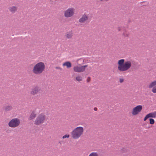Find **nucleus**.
Returning <instances> with one entry per match:
<instances>
[{
	"mask_svg": "<svg viewBox=\"0 0 156 156\" xmlns=\"http://www.w3.org/2000/svg\"><path fill=\"white\" fill-rule=\"evenodd\" d=\"M118 69L121 72L126 71L130 69L132 66V62L130 61L125 62L124 59H121L118 62Z\"/></svg>",
	"mask_w": 156,
	"mask_h": 156,
	"instance_id": "nucleus-1",
	"label": "nucleus"
},
{
	"mask_svg": "<svg viewBox=\"0 0 156 156\" xmlns=\"http://www.w3.org/2000/svg\"><path fill=\"white\" fill-rule=\"evenodd\" d=\"M83 132L84 129L83 127H77L71 132L72 137L73 139H78L83 134Z\"/></svg>",
	"mask_w": 156,
	"mask_h": 156,
	"instance_id": "nucleus-2",
	"label": "nucleus"
},
{
	"mask_svg": "<svg viewBox=\"0 0 156 156\" xmlns=\"http://www.w3.org/2000/svg\"><path fill=\"white\" fill-rule=\"evenodd\" d=\"M45 68V66L44 63L39 62L34 65L33 69V72L36 75L40 74L43 72Z\"/></svg>",
	"mask_w": 156,
	"mask_h": 156,
	"instance_id": "nucleus-3",
	"label": "nucleus"
},
{
	"mask_svg": "<svg viewBox=\"0 0 156 156\" xmlns=\"http://www.w3.org/2000/svg\"><path fill=\"white\" fill-rule=\"evenodd\" d=\"M46 117L44 113L40 114L36 118L34 124L36 125H40L44 122L46 120Z\"/></svg>",
	"mask_w": 156,
	"mask_h": 156,
	"instance_id": "nucleus-4",
	"label": "nucleus"
},
{
	"mask_svg": "<svg viewBox=\"0 0 156 156\" xmlns=\"http://www.w3.org/2000/svg\"><path fill=\"white\" fill-rule=\"evenodd\" d=\"M20 123V119L15 118L11 119L8 123L9 126L11 128H15L18 126Z\"/></svg>",
	"mask_w": 156,
	"mask_h": 156,
	"instance_id": "nucleus-5",
	"label": "nucleus"
},
{
	"mask_svg": "<svg viewBox=\"0 0 156 156\" xmlns=\"http://www.w3.org/2000/svg\"><path fill=\"white\" fill-rule=\"evenodd\" d=\"M74 9L72 7L69 8L64 12V16L66 18L70 17L74 15Z\"/></svg>",
	"mask_w": 156,
	"mask_h": 156,
	"instance_id": "nucleus-6",
	"label": "nucleus"
},
{
	"mask_svg": "<svg viewBox=\"0 0 156 156\" xmlns=\"http://www.w3.org/2000/svg\"><path fill=\"white\" fill-rule=\"evenodd\" d=\"M87 66V65L83 66H76L73 68L74 71L77 73H81L83 72L85 70V68Z\"/></svg>",
	"mask_w": 156,
	"mask_h": 156,
	"instance_id": "nucleus-7",
	"label": "nucleus"
},
{
	"mask_svg": "<svg viewBox=\"0 0 156 156\" xmlns=\"http://www.w3.org/2000/svg\"><path fill=\"white\" fill-rule=\"evenodd\" d=\"M142 106L141 105H137L134 108L132 111V114L134 115L138 114L142 110Z\"/></svg>",
	"mask_w": 156,
	"mask_h": 156,
	"instance_id": "nucleus-8",
	"label": "nucleus"
},
{
	"mask_svg": "<svg viewBox=\"0 0 156 156\" xmlns=\"http://www.w3.org/2000/svg\"><path fill=\"white\" fill-rule=\"evenodd\" d=\"M149 87L150 88L153 87L152 92L154 93H156V80H154L151 83L149 86Z\"/></svg>",
	"mask_w": 156,
	"mask_h": 156,
	"instance_id": "nucleus-9",
	"label": "nucleus"
},
{
	"mask_svg": "<svg viewBox=\"0 0 156 156\" xmlns=\"http://www.w3.org/2000/svg\"><path fill=\"white\" fill-rule=\"evenodd\" d=\"M88 19V17L87 15L84 14L82 15L81 17L79 20V22L80 23H84L86 22Z\"/></svg>",
	"mask_w": 156,
	"mask_h": 156,
	"instance_id": "nucleus-10",
	"label": "nucleus"
},
{
	"mask_svg": "<svg viewBox=\"0 0 156 156\" xmlns=\"http://www.w3.org/2000/svg\"><path fill=\"white\" fill-rule=\"evenodd\" d=\"M8 9L11 13L14 14L17 11V7L15 6H12L9 7Z\"/></svg>",
	"mask_w": 156,
	"mask_h": 156,
	"instance_id": "nucleus-11",
	"label": "nucleus"
},
{
	"mask_svg": "<svg viewBox=\"0 0 156 156\" xmlns=\"http://www.w3.org/2000/svg\"><path fill=\"white\" fill-rule=\"evenodd\" d=\"M39 90V89L38 87H35L32 89L31 94L33 95H34L37 93Z\"/></svg>",
	"mask_w": 156,
	"mask_h": 156,
	"instance_id": "nucleus-12",
	"label": "nucleus"
},
{
	"mask_svg": "<svg viewBox=\"0 0 156 156\" xmlns=\"http://www.w3.org/2000/svg\"><path fill=\"white\" fill-rule=\"evenodd\" d=\"M36 114L34 111H33L30 114V116L28 118L29 120L33 119L36 116Z\"/></svg>",
	"mask_w": 156,
	"mask_h": 156,
	"instance_id": "nucleus-13",
	"label": "nucleus"
},
{
	"mask_svg": "<svg viewBox=\"0 0 156 156\" xmlns=\"http://www.w3.org/2000/svg\"><path fill=\"white\" fill-rule=\"evenodd\" d=\"M63 66H66L68 68H70L72 66V64L69 62H66L63 64Z\"/></svg>",
	"mask_w": 156,
	"mask_h": 156,
	"instance_id": "nucleus-14",
	"label": "nucleus"
},
{
	"mask_svg": "<svg viewBox=\"0 0 156 156\" xmlns=\"http://www.w3.org/2000/svg\"><path fill=\"white\" fill-rule=\"evenodd\" d=\"M149 118H155L156 117V111L151 112L148 114Z\"/></svg>",
	"mask_w": 156,
	"mask_h": 156,
	"instance_id": "nucleus-15",
	"label": "nucleus"
},
{
	"mask_svg": "<svg viewBox=\"0 0 156 156\" xmlns=\"http://www.w3.org/2000/svg\"><path fill=\"white\" fill-rule=\"evenodd\" d=\"M12 105H8L5 106V110L6 112L12 110Z\"/></svg>",
	"mask_w": 156,
	"mask_h": 156,
	"instance_id": "nucleus-16",
	"label": "nucleus"
},
{
	"mask_svg": "<svg viewBox=\"0 0 156 156\" xmlns=\"http://www.w3.org/2000/svg\"><path fill=\"white\" fill-rule=\"evenodd\" d=\"M89 156H99V155L97 152H93L91 153Z\"/></svg>",
	"mask_w": 156,
	"mask_h": 156,
	"instance_id": "nucleus-17",
	"label": "nucleus"
},
{
	"mask_svg": "<svg viewBox=\"0 0 156 156\" xmlns=\"http://www.w3.org/2000/svg\"><path fill=\"white\" fill-rule=\"evenodd\" d=\"M76 79L77 81L79 82L82 81V77L80 76H76Z\"/></svg>",
	"mask_w": 156,
	"mask_h": 156,
	"instance_id": "nucleus-18",
	"label": "nucleus"
},
{
	"mask_svg": "<svg viewBox=\"0 0 156 156\" xmlns=\"http://www.w3.org/2000/svg\"><path fill=\"white\" fill-rule=\"evenodd\" d=\"M150 120V123L151 124H153L154 123V120L152 118H150L149 119Z\"/></svg>",
	"mask_w": 156,
	"mask_h": 156,
	"instance_id": "nucleus-19",
	"label": "nucleus"
},
{
	"mask_svg": "<svg viewBox=\"0 0 156 156\" xmlns=\"http://www.w3.org/2000/svg\"><path fill=\"white\" fill-rule=\"evenodd\" d=\"M66 37L68 38H70L72 37V34L71 33L67 34Z\"/></svg>",
	"mask_w": 156,
	"mask_h": 156,
	"instance_id": "nucleus-20",
	"label": "nucleus"
},
{
	"mask_svg": "<svg viewBox=\"0 0 156 156\" xmlns=\"http://www.w3.org/2000/svg\"><path fill=\"white\" fill-rule=\"evenodd\" d=\"M84 60H85L84 59H83L82 58H80V59H77L76 60V62H78V61H82L83 62V63H82V64H83L84 63V62H85V61Z\"/></svg>",
	"mask_w": 156,
	"mask_h": 156,
	"instance_id": "nucleus-21",
	"label": "nucleus"
},
{
	"mask_svg": "<svg viewBox=\"0 0 156 156\" xmlns=\"http://www.w3.org/2000/svg\"><path fill=\"white\" fill-rule=\"evenodd\" d=\"M69 135L68 134H67L62 136L63 139H65L66 138H69Z\"/></svg>",
	"mask_w": 156,
	"mask_h": 156,
	"instance_id": "nucleus-22",
	"label": "nucleus"
},
{
	"mask_svg": "<svg viewBox=\"0 0 156 156\" xmlns=\"http://www.w3.org/2000/svg\"><path fill=\"white\" fill-rule=\"evenodd\" d=\"M123 35L125 37H128V36L129 34L127 33L126 31H125L123 32Z\"/></svg>",
	"mask_w": 156,
	"mask_h": 156,
	"instance_id": "nucleus-23",
	"label": "nucleus"
},
{
	"mask_svg": "<svg viewBox=\"0 0 156 156\" xmlns=\"http://www.w3.org/2000/svg\"><path fill=\"white\" fill-rule=\"evenodd\" d=\"M149 118V117L148 114H147L146 116L145 117V118H144V121H145L148 118Z\"/></svg>",
	"mask_w": 156,
	"mask_h": 156,
	"instance_id": "nucleus-24",
	"label": "nucleus"
},
{
	"mask_svg": "<svg viewBox=\"0 0 156 156\" xmlns=\"http://www.w3.org/2000/svg\"><path fill=\"white\" fill-rule=\"evenodd\" d=\"M124 81V79L123 78H120L119 79V82L120 83H122Z\"/></svg>",
	"mask_w": 156,
	"mask_h": 156,
	"instance_id": "nucleus-25",
	"label": "nucleus"
},
{
	"mask_svg": "<svg viewBox=\"0 0 156 156\" xmlns=\"http://www.w3.org/2000/svg\"><path fill=\"white\" fill-rule=\"evenodd\" d=\"M90 77H88L87 79V81L88 82H89L90 81Z\"/></svg>",
	"mask_w": 156,
	"mask_h": 156,
	"instance_id": "nucleus-26",
	"label": "nucleus"
},
{
	"mask_svg": "<svg viewBox=\"0 0 156 156\" xmlns=\"http://www.w3.org/2000/svg\"><path fill=\"white\" fill-rule=\"evenodd\" d=\"M101 2H103L104 1H109V0H100Z\"/></svg>",
	"mask_w": 156,
	"mask_h": 156,
	"instance_id": "nucleus-27",
	"label": "nucleus"
},
{
	"mask_svg": "<svg viewBox=\"0 0 156 156\" xmlns=\"http://www.w3.org/2000/svg\"><path fill=\"white\" fill-rule=\"evenodd\" d=\"M94 110L95 111H96L97 110V108H94Z\"/></svg>",
	"mask_w": 156,
	"mask_h": 156,
	"instance_id": "nucleus-28",
	"label": "nucleus"
},
{
	"mask_svg": "<svg viewBox=\"0 0 156 156\" xmlns=\"http://www.w3.org/2000/svg\"><path fill=\"white\" fill-rule=\"evenodd\" d=\"M118 30L119 31H120V28L119 27L118 28Z\"/></svg>",
	"mask_w": 156,
	"mask_h": 156,
	"instance_id": "nucleus-29",
	"label": "nucleus"
},
{
	"mask_svg": "<svg viewBox=\"0 0 156 156\" xmlns=\"http://www.w3.org/2000/svg\"><path fill=\"white\" fill-rule=\"evenodd\" d=\"M150 127L149 126H148V127H147V128H150Z\"/></svg>",
	"mask_w": 156,
	"mask_h": 156,
	"instance_id": "nucleus-30",
	"label": "nucleus"
},
{
	"mask_svg": "<svg viewBox=\"0 0 156 156\" xmlns=\"http://www.w3.org/2000/svg\"><path fill=\"white\" fill-rule=\"evenodd\" d=\"M56 69H59V67H57L56 68Z\"/></svg>",
	"mask_w": 156,
	"mask_h": 156,
	"instance_id": "nucleus-31",
	"label": "nucleus"
}]
</instances>
